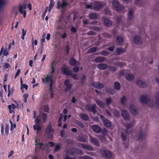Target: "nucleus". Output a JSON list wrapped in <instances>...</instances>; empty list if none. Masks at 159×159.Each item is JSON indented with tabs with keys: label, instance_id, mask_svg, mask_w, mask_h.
<instances>
[{
	"label": "nucleus",
	"instance_id": "59",
	"mask_svg": "<svg viewBox=\"0 0 159 159\" xmlns=\"http://www.w3.org/2000/svg\"><path fill=\"white\" fill-rule=\"evenodd\" d=\"M103 35L104 36L109 38H110L111 36L110 34L107 32L103 33Z\"/></svg>",
	"mask_w": 159,
	"mask_h": 159
},
{
	"label": "nucleus",
	"instance_id": "7",
	"mask_svg": "<svg viewBox=\"0 0 159 159\" xmlns=\"http://www.w3.org/2000/svg\"><path fill=\"white\" fill-rule=\"evenodd\" d=\"M69 4L65 0H62V3H61L59 1L57 2V8L59 9L61 8L64 9L66 6H69Z\"/></svg>",
	"mask_w": 159,
	"mask_h": 159
},
{
	"label": "nucleus",
	"instance_id": "56",
	"mask_svg": "<svg viewBox=\"0 0 159 159\" xmlns=\"http://www.w3.org/2000/svg\"><path fill=\"white\" fill-rule=\"evenodd\" d=\"M91 29L93 30H94V31H100V30H101V27H99L96 26L93 27Z\"/></svg>",
	"mask_w": 159,
	"mask_h": 159
},
{
	"label": "nucleus",
	"instance_id": "13",
	"mask_svg": "<svg viewBox=\"0 0 159 159\" xmlns=\"http://www.w3.org/2000/svg\"><path fill=\"white\" fill-rule=\"evenodd\" d=\"M146 129V127L145 128V130ZM146 130L143 131L142 129H141L138 138V141L140 142H143V139L144 136L146 135Z\"/></svg>",
	"mask_w": 159,
	"mask_h": 159
},
{
	"label": "nucleus",
	"instance_id": "19",
	"mask_svg": "<svg viewBox=\"0 0 159 159\" xmlns=\"http://www.w3.org/2000/svg\"><path fill=\"white\" fill-rule=\"evenodd\" d=\"M89 137L92 143L97 146H99L98 140L97 139H96V138L93 137L92 136H90Z\"/></svg>",
	"mask_w": 159,
	"mask_h": 159
},
{
	"label": "nucleus",
	"instance_id": "22",
	"mask_svg": "<svg viewBox=\"0 0 159 159\" xmlns=\"http://www.w3.org/2000/svg\"><path fill=\"white\" fill-rule=\"evenodd\" d=\"M69 63L70 65L73 66H77L79 64V62L77 61L74 58L70 59L69 61Z\"/></svg>",
	"mask_w": 159,
	"mask_h": 159
},
{
	"label": "nucleus",
	"instance_id": "16",
	"mask_svg": "<svg viewBox=\"0 0 159 159\" xmlns=\"http://www.w3.org/2000/svg\"><path fill=\"white\" fill-rule=\"evenodd\" d=\"M129 109L130 112L133 115H136L138 114V112L137 108L134 105H131L129 106Z\"/></svg>",
	"mask_w": 159,
	"mask_h": 159
},
{
	"label": "nucleus",
	"instance_id": "48",
	"mask_svg": "<svg viewBox=\"0 0 159 159\" xmlns=\"http://www.w3.org/2000/svg\"><path fill=\"white\" fill-rule=\"evenodd\" d=\"M112 102V99L111 97L107 98H106V103L107 105H109Z\"/></svg>",
	"mask_w": 159,
	"mask_h": 159
},
{
	"label": "nucleus",
	"instance_id": "25",
	"mask_svg": "<svg viewBox=\"0 0 159 159\" xmlns=\"http://www.w3.org/2000/svg\"><path fill=\"white\" fill-rule=\"evenodd\" d=\"M104 126L107 128H110L111 126V124L110 120L107 119H105L103 121Z\"/></svg>",
	"mask_w": 159,
	"mask_h": 159
},
{
	"label": "nucleus",
	"instance_id": "3",
	"mask_svg": "<svg viewBox=\"0 0 159 159\" xmlns=\"http://www.w3.org/2000/svg\"><path fill=\"white\" fill-rule=\"evenodd\" d=\"M112 4L113 7L117 11L124 9V7L123 6H121L120 3L115 0L112 1Z\"/></svg>",
	"mask_w": 159,
	"mask_h": 159
},
{
	"label": "nucleus",
	"instance_id": "61",
	"mask_svg": "<svg viewBox=\"0 0 159 159\" xmlns=\"http://www.w3.org/2000/svg\"><path fill=\"white\" fill-rule=\"evenodd\" d=\"M28 94H25L23 95V98H24V102L25 103H26L27 101V98H28Z\"/></svg>",
	"mask_w": 159,
	"mask_h": 159
},
{
	"label": "nucleus",
	"instance_id": "8",
	"mask_svg": "<svg viewBox=\"0 0 159 159\" xmlns=\"http://www.w3.org/2000/svg\"><path fill=\"white\" fill-rule=\"evenodd\" d=\"M66 24L67 23L66 21L64 18V17L60 16L59 18L58 22V23L59 27L60 28H62L63 27H64Z\"/></svg>",
	"mask_w": 159,
	"mask_h": 159
},
{
	"label": "nucleus",
	"instance_id": "30",
	"mask_svg": "<svg viewBox=\"0 0 159 159\" xmlns=\"http://www.w3.org/2000/svg\"><path fill=\"white\" fill-rule=\"evenodd\" d=\"M125 78L128 80L132 81L134 79V75L132 74L128 73L125 75Z\"/></svg>",
	"mask_w": 159,
	"mask_h": 159
},
{
	"label": "nucleus",
	"instance_id": "40",
	"mask_svg": "<svg viewBox=\"0 0 159 159\" xmlns=\"http://www.w3.org/2000/svg\"><path fill=\"white\" fill-rule=\"evenodd\" d=\"M126 100L127 99L125 96H123L120 99V103L122 105H124L125 104Z\"/></svg>",
	"mask_w": 159,
	"mask_h": 159
},
{
	"label": "nucleus",
	"instance_id": "57",
	"mask_svg": "<svg viewBox=\"0 0 159 159\" xmlns=\"http://www.w3.org/2000/svg\"><path fill=\"white\" fill-rule=\"evenodd\" d=\"M86 80V75H83L82 78L80 81V83L82 84H83L84 83V81Z\"/></svg>",
	"mask_w": 159,
	"mask_h": 159
},
{
	"label": "nucleus",
	"instance_id": "26",
	"mask_svg": "<svg viewBox=\"0 0 159 159\" xmlns=\"http://www.w3.org/2000/svg\"><path fill=\"white\" fill-rule=\"evenodd\" d=\"M81 145L82 147L85 150L88 151H92L93 150V147L90 145L85 143H82L81 144Z\"/></svg>",
	"mask_w": 159,
	"mask_h": 159
},
{
	"label": "nucleus",
	"instance_id": "60",
	"mask_svg": "<svg viewBox=\"0 0 159 159\" xmlns=\"http://www.w3.org/2000/svg\"><path fill=\"white\" fill-rule=\"evenodd\" d=\"M79 158L80 159H92L90 157L88 156H84L80 157Z\"/></svg>",
	"mask_w": 159,
	"mask_h": 159
},
{
	"label": "nucleus",
	"instance_id": "15",
	"mask_svg": "<svg viewBox=\"0 0 159 159\" xmlns=\"http://www.w3.org/2000/svg\"><path fill=\"white\" fill-rule=\"evenodd\" d=\"M121 114L122 117L125 120H128L129 119L130 116L127 111L125 110H123L121 111Z\"/></svg>",
	"mask_w": 159,
	"mask_h": 159
},
{
	"label": "nucleus",
	"instance_id": "33",
	"mask_svg": "<svg viewBox=\"0 0 159 159\" xmlns=\"http://www.w3.org/2000/svg\"><path fill=\"white\" fill-rule=\"evenodd\" d=\"M96 103L98 105V106L101 108H103L105 107V104L103 102L100 100H97L96 101Z\"/></svg>",
	"mask_w": 159,
	"mask_h": 159
},
{
	"label": "nucleus",
	"instance_id": "29",
	"mask_svg": "<svg viewBox=\"0 0 159 159\" xmlns=\"http://www.w3.org/2000/svg\"><path fill=\"white\" fill-rule=\"evenodd\" d=\"M16 107V106L15 104H12L11 105H9L8 106V108L9 110V112L10 113H12V112H15L14 111V110L15 109Z\"/></svg>",
	"mask_w": 159,
	"mask_h": 159
},
{
	"label": "nucleus",
	"instance_id": "20",
	"mask_svg": "<svg viewBox=\"0 0 159 159\" xmlns=\"http://www.w3.org/2000/svg\"><path fill=\"white\" fill-rule=\"evenodd\" d=\"M134 42L137 44H141L142 43L141 39L139 36L137 35L134 37Z\"/></svg>",
	"mask_w": 159,
	"mask_h": 159
},
{
	"label": "nucleus",
	"instance_id": "2",
	"mask_svg": "<svg viewBox=\"0 0 159 159\" xmlns=\"http://www.w3.org/2000/svg\"><path fill=\"white\" fill-rule=\"evenodd\" d=\"M54 132L53 129L52 128V125L49 124L46 128L44 134L47 135L49 139H52L53 137V134Z\"/></svg>",
	"mask_w": 159,
	"mask_h": 159
},
{
	"label": "nucleus",
	"instance_id": "41",
	"mask_svg": "<svg viewBox=\"0 0 159 159\" xmlns=\"http://www.w3.org/2000/svg\"><path fill=\"white\" fill-rule=\"evenodd\" d=\"M156 104L159 106V91L157 93L155 97Z\"/></svg>",
	"mask_w": 159,
	"mask_h": 159
},
{
	"label": "nucleus",
	"instance_id": "17",
	"mask_svg": "<svg viewBox=\"0 0 159 159\" xmlns=\"http://www.w3.org/2000/svg\"><path fill=\"white\" fill-rule=\"evenodd\" d=\"M91 128L93 131L96 133H99L101 131V128L98 125H93L92 126Z\"/></svg>",
	"mask_w": 159,
	"mask_h": 159
},
{
	"label": "nucleus",
	"instance_id": "53",
	"mask_svg": "<svg viewBox=\"0 0 159 159\" xmlns=\"http://www.w3.org/2000/svg\"><path fill=\"white\" fill-rule=\"evenodd\" d=\"M70 48L68 45L66 46L65 48V51L66 52V55L67 56L69 54V52L70 50Z\"/></svg>",
	"mask_w": 159,
	"mask_h": 159
},
{
	"label": "nucleus",
	"instance_id": "35",
	"mask_svg": "<svg viewBox=\"0 0 159 159\" xmlns=\"http://www.w3.org/2000/svg\"><path fill=\"white\" fill-rule=\"evenodd\" d=\"M116 41L118 44L122 43L124 41L123 38L120 35L117 36L116 37Z\"/></svg>",
	"mask_w": 159,
	"mask_h": 159
},
{
	"label": "nucleus",
	"instance_id": "64",
	"mask_svg": "<svg viewBox=\"0 0 159 159\" xmlns=\"http://www.w3.org/2000/svg\"><path fill=\"white\" fill-rule=\"evenodd\" d=\"M77 14L78 13L76 11H74L73 15V20H75L77 18Z\"/></svg>",
	"mask_w": 159,
	"mask_h": 159
},
{
	"label": "nucleus",
	"instance_id": "50",
	"mask_svg": "<svg viewBox=\"0 0 159 159\" xmlns=\"http://www.w3.org/2000/svg\"><path fill=\"white\" fill-rule=\"evenodd\" d=\"M120 137H121V139L122 141H125L126 140V137L124 133L122 132L121 133V135H120Z\"/></svg>",
	"mask_w": 159,
	"mask_h": 159
},
{
	"label": "nucleus",
	"instance_id": "11",
	"mask_svg": "<svg viewBox=\"0 0 159 159\" xmlns=\"http://www.w3.org/2000/svg\"><path fill=\"white\" fill-rule=\"evenodd\" d=\"M86 108L90 112H92L94 115H95L96 113V105L95 104L92 105V106L90 105L86 106Z\"/></svg>",
	"mask_w": 159,
	"mask_h": 159
},
{
	"label": "nucleus",
	"instance_id": "10",
	"mask_svg": "<svg viewBox=\"0 0 159 159\" xmlns=\"http://www.w3.org/2000/svg\"><path fill=\"white\" fill-rule=\"evenodd\" d=\"M70 81L68 79L65 80L64 82V84L66 86L64 89V91L67 92L71 89L72 86L73 84H69Z\"/></svg>",
	"mask_w": 159,
	"mask_h": 159
},
{
	"label": "nucleus",
	"instance_id": "27",
	"mask_svg": "<svg viewBox=\"0 0 159 159\" xmlns=\"http://www.w3.org/2000/svg\"><path fill=\"white\" fill-rule=\"evenodd\" d=\"M104 25L107 27H110L111 26L112 22L109 19H106L103 21Z\"/></svg>",
	"mask_w": 159,
	"mask_h": 159
},
{
	"label": "nucleus",
	"instance_id": "37",
	"mask_svg": "<svg viewBox=\"0 0 159 159\" xmlns=\"http://www.w3.org/2000/svg\"><path fill=\"white\" fill-rule=\"evenodd\" d=\"M80 117L82 120L87 121L89 119V116L87 114H82L80 115Z\"/></svg>",
	"mask_w": 159,
	"mask_h": 159
},
{
	"label": "nucleus",
	"instance_id": "63",
	"mask_svg": "<svg viewBox=\"0 0 159 159\" xmlns=\"http://www.w3.org/2000/svg\"><path fill=\"white\" fill-rule=\"evenodd\" d=\"M73 71L74 72H77L79 71V66H75L73 69Z\"/></svg>",
	"mask_w": 159,
	"mask_h": 159
},
{
	"label": "nucleus",
	"instance_id": "52",
	"mask_svg": "<svg viewBox=\"0 0 159 159\" xmlns=\"http://www.w3.org/2000/svg\"><path fill=\"white\" fill-rule=\"evenodd\" d=\"M37 139H35V145L36 146H37L38 145H39V148H40L42 149V146H43L44 145V144L43 143H37Z\"/></svg>",
	"mask_w": 159,
	"mask_h": 159
},
{
	"label": "nucleus",
	"instance_id": "32",
	"mask_svg": "<svg viewBox=\"0 0 159 159\" xmlns=\"http://www.w3.org/2000/svg\"><path fill=\"white\" fill-rule=\"evenodd\" d=\"M33 128L34 130L37 129V133H38L39 131H41V127L40 126L39 123L35 124V125H34Z\"/></svg>",
	"mask_w": 159,
	"mask_h": 159
},
{
	"label": "nucleus",
	"instance_id": "38",
	"mask_svg": "<svg viewBox=\"0 0 159 159\" xmlns=\"http://www.w3.org/2000/svg\"><path fill=\"white\" fill-rule=\"evenodd\" d=\"M54 64V61H52L51 63V65H50V68H51V73H50V75H52V74L54 73L55 70V68L54 66H53V65Z\"/></svg>",
	"mask_w": 159,
	"mask_h": 159
},
{
	"label": "nucleus",
	"instance_id": "36",
	"mask_svg": "<svg viewBox=\"0 0 159 159\" xmlns=\"http://www.w3.org/2000/svg\"><path fill=\"white\" fill-rule=\"evenodd\" d=\"M125 51V49L122 48H117L116 53L117 54L120 55V54L124 52Z\"/></svg>",
	"mask_w": 159,
	"mask_h": 159
},
{
	"label": "nucleus",
	"instance_id": "51",
	"mask_svg": "<svg viewBox=\"0 0 159 159\" xmlns=\"http://www.w3.org/2000/svg\"><path fill=\"white\" fill-rule=\"evenodd\" d=\"M26 30H25L24 28L22 29V35L21 36V39L24 40L25 39V36L26 34Z\"/></svg>",
	"mask_w": 159,
	"mask_h": 159
},
{
	"label": "nucleus",
	"instance_id": "24",
	"mask_svg": "<svg viewBox=\"0 0 159 159\" xmlns=\"http://www.w3.org/2000/svg\"><path fill=\"white\" fill-rule=\"evenodd\" d=\"M134 14V11L132 9H130L129 11L128 16V19L127 22L128 24H130V21L133 19V15Z\"/></svg>",
	"mask_w": 159,
	"mask_h": 159
},
{
	"label": "nucleus",
	"instance_id": "23",
	"mask_svg": "<svg viewBox=\"0 0 159 159\" xmlns=\"http://www.w3.org/2000/svg\"><path fill=\"white\" fill-rule=\"evenodd\" d=\"M94 87L98 89H101L104 87V85L99 82H94L93 83Z\"/></svg>",
	"mask_w": 159,
	"mask_h": 159
},
{
	"label": "nucleus",
	"instance_id": "58",
	"mask_svg": "<svg viewBox=\"0 0 159 159\" xmlns=\"http://www.w3.org/2000/svg\"><path fill=\"white\" fill-rule=\"evenodd\" d=\"M61 146L59 144V143L57 144L55 146V151L57 152L60 149Z\"/></svg>",
	"mask_w": 159,
	"mask_h": 159
},
{
	"label": "nucleus",
	"instance_id": "42",
	"mask_svg": "<svg viewBox=\"0 0 159 159\" xmlns=\"http://www.w3.org/2000/svg\"><path fill=\"white\" fill-rule=\"evenodd\" d=\"M42 118L43 121L45 122L47 119V114L45 113H42Z\"/></svg>",
	"mask_w": 159,
	"mask_h": 159
},
{
	"label": "nucleus",
	"instance_id": "4",
	"mask_svg": "<svg viewBox=\"0 0 159 159\" xmlns=\"http://www.w3.org/2000/svg\"><path fill=\"white\" fill-rule=\"evenodd\" d=\"M105 4L102 2L96 1L93 4V9L96 11H98L103 7Z\"/></svg>",
	"mask_w": 159,
	"mask_h": 159
},
{
	"label": "nucleus",
	"instance_id": "46",
	"mask_svg": "<svg viewBox=\"0 0 159 159\" xmlns=\"http://www.w3.org/2000/svg\"><path fill=\"white\" fill-rule=\"evenodd\" d=\"M78 141L80 142L85 143L86 142V139L84 136H80L78 138Z\"/></svg>",
	"mask_w": 159,
	"mask_h": 159
},
{
	"label": "nucleus",
	"instance_id": "49",
	"mask_svg": "<svg viewBox=\"0 0 159 159\" xmlns=\"http://www.w3.org/2000/svg\"><path fill=\"white\" fill-rule=\"evenodd\" d=\"M28 86L27 84H23L21 85L20 89L21 90L22 93H23L24 92L23 91V90L24 88H25L26 90H27L28 89Z\"/></svg>",
	"mask_w": 159,
	"mask_h": 159
},
{
	"label": "nucleus",
	"instance_id": "34",
	"mask_svg": "<svg viewBox=\"0 0 159 159\" xmlns=\"http://www.w3.org/2000/svg\"><path fill=\"white\" fill-rule=\"evenodd\" d=\"M114 86L115 89L117 90H118L121 88V85L120 83L117 81L115 82L114 84Z\"/></svg>",
	"mask_w": 159,
	"mask_h": 159
},
{
	"label": "nucleus",
	"instance_id": "43",
	"mask_svg": "<svg viewBox=\"0 0 159 159\" xmlns=\"http://www.w3.org/2000/svg\"><path fill=\"white\" fill-rule=\"evenodd\" d=\"M34 119L35 124H37L40 123L41 120V117L40 116H39L36 117Z\"/></svg>",
	"mask_w": 159,
	"mask_h": 159
},
{
	"label": "nucleus",
	"instance_id": "47",
	"mask_svg": "<svg viewBox=\"0 0 159 159\" xmlns=\"http://www.w3.org/2000/svg\"><path fill=\"white\" fill-rule=\"evenodd\" d=\"M9 126L8 125L5 124V133L6 135H7L9 133Z\"/></svg>",
	"mask_w": 159,
	"mask_h": 159
},
{
	"label": "nucleus",
	"instance_id": "5",
	"mask_svg": "<svg viewBox=\"0 0 159 159\" xmlns=\"http://www.w3.org/2000/svg\"><path fill=\"white\" fill-rule=\"evenodd\" d=\"M43 83L44 84H48L49 83L51 82V81L53 80L52 76L50 75H47L44 76V78H42Z\"/></svg>",
	"mask_w": 159,
	"mask_h": 159
},
{
	"label": "nucleus",
	"instance_id": "55",
	"mask_svg": "<svg viewBox=\"0 0 159 159\" xmlns=\"http://www.w3.org/2000/svg\"><path fill=\"white\" fill-rule=\"evenodd\" d=\"M1 133L2 136L5 135L4 134V124H1Z\"/></svg>",
	"mask_w": 159,
	"mask_h": 159
},
{
	"label": "nucleus",
	"instance_id": "54",
	"mask_svg": "<svg viewBox=\"0 0 159 159\" xmlns=\"http://www.w3.org/2000/svg\"><path fill=\"white\" fill-rule=\"evenodd\" d=\"M75 153L77 155H81L82 152L80 149L75 148Z\"/></svg>",
	"mask_w": 159,
	"mask_h": 159
},
{
	"label": "nucleus",
	"instance_id": "21",
	"mask_svg": "<svg viewBox=\"0 0 159 159\" xmlns=\"http://www.w3.org/2000/svg\"><path fill=\"white\" fill-rule=\"evenodd\" d=\"M136 84L139 87L142 88H145L147 86V84L144 81L141 80H137Z\"/></svg>",
	"mask_w": 159,
	"mask_h": 159
},
{
	"label": "nucleus",
	"instance_id": "28",
	"mask_svg": "<svg viewBox=\"0 0 159 159\" xmlns=\"http://www.w3.org/2000/svg\"><path fill=\"white\" fill-rule=\"evenodd\" d=\"M105 60V57H98L95 58V61L97 63H102Z\"/></svg>",
	"mask_w": 159,
	"mask_h": 159
},
{
	"label": "nucleus",
	"instance_id": "6",
	"mask_svg": "<svg viewBox=\"0 0 159 159\" xmlns=\"http://www.w3.org/2000/svg\"><path fill=\"white\" fill-rule=\"evenodd\" d=\"M134 123L133 121L129 123H128L125 125L126 128L125 133L127 134L131 132L133 130V127L134 125Z\"/></svg>",
	"mask_w": 159,
	"mask_h": 159
},
{
	"label": "nucleus",
	"instance_id": "44",
	"mask_svg": "<svg viewBox=\"0 0 159 159\" xmlns=\"http://www.w3.org/2000/svg\"><path fill=\"white\" fill-rule=\"evenodd\" d=\"M100 54L102 56H108L109 54V52L106 50H103L100 52Z\"/></svg>",
	"mask_w": 159,
	"mask_h": 159
},
{
	"label": "nucleus",
	"instance_id": "12",
	"mask_svg": "<svg viewBox=\"0 0 159 159\" xmlns=\"http://www.w3.org/2000/svg\"><path fill=\"white\" fill-rule=\"evenodd\" d=\"M100 152L103 157L107 158H111L112 156V154L108 150H101Z\"/></svg>",
	"mask_w": 159,
	"mask_h": 159
},
{
	"label": "nucleus",
	"instance_id": "45",
	"mask_svg": "<svg viewBox=\"0 0 159 159\" xmlns=\"http://www.w3.org/2000/svg\"><path fill=\"white\" fill-rule=\"evenodd\" d=\"M135 3L137 6L141 7L143 5L142 0H135Z\"/></svg>",
	"mask_w": 159,
	"mask_h": 159
},
{
	"label": "nucleus",
	"instance_id": "39",
	"mask_svg": "<svg viewBox=\"0 0 159 159\" xmlns=\"http://www.w3.org/2000/svg\"><path fill=\"white\" fill-rule=\"evenodd\" d=\"M97 50V49L96 47H93L89 49L87 51V52L88 53H92L95 52Z\"/></svg>",
	"mask_w": 159,
	"mask_h": 159
},
{
	"label": "nucleus",
	"instance_id": "31",
	"mask_svg": "<svg viewBox=\"0 0 159 159\" xmlns=\"http://www.w3.org/2000/svg\"><path fill=\"white\" fill-rule=\"evenodd\" d=\"M89 18L91 20H96L97 18V15L96 13H89Z\"/></svg>",
	"mask_w": 159,
	"mask_h": 159
},
{
	"label": "nucleus",
	"instance_id": "62",
	"mask_svg": "<svg viewBox=\"0 0 159 159\" xmlns=\"http://www.w3.org/2000/svg\"><path fill=\"white\" fill-rule=\"evenodd\" d=\"M109 69V70L112 72H114L116 70V68L115 66H110L108 67Z\"/></svg>",
	"mask_w": 159,
	"mask_h": 159
},
{
	"label": "nucleus",
	"instance_id": "1",
	"mask_svg": "<svg viewBox=\"0 0 159 159\" xmlns=\"http://www.w3.org/2000/svg\"><path fill=\"white\" fill-rule=\"evenodd\" d=\"M62 73L63 74L66 75L72 76V78L74 80H77L78 79V77L76 74H75L72 75L73 73L72 71L69 70V67L67 66L65 64L63 65V66L61 69Z\"/></svg>",
	"mask_w": 159,
	"mask_h": 159
},
{
	"label": "nucleus",
	"instance_id": "9",
	"mask_svg": "<svg viewBox=\"0 0 159 159\" xmlns=\"http://www.w3.org/2000/svg\"><path fill=\"white\" fill-rule=\"evenodd\" d=\"M140 98V102L142 103L147 104L150 101V99L148 98L147 95H141Z\"/></svg>",
	"mask_w": 159,
	"mask_h": 159
},
{
	"label": "nucleus",
	"instance_id": "18",
	"mask_svg": "<svg viewBox=\"0 0 159 159\" xmlns=\"http://www.w3.org/2000/svg\"><path fill=\"white\" fill-rule=\"evenodd\" d=\"M97 67L98 69L102 70H104L108 68V65L106 64L103 63L98 64Z\"/></svg>",
	"mask_w": 159,
	"mask_h": 159
},
{
	"label": "nucleus",
	"instance_id": "14",
	"mask_svg": "<svg viewBox=\"0 0 159 159\" xmlns=\"http://www.w3.org/2000/svg\"><path fill=\"white\" fill-rule=\"evenodd\" d=\"M19 11L20 13L23 15V17L25 18L26 15V11L25 10H23L25 9L26 8L25 5H20L19 6Z\"/></svg>",
	"mask_w": 159,
	"mask_h": 159
}]
</instances>
